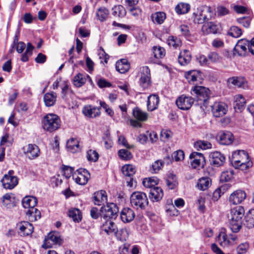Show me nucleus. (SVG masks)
Returning a JSON list of instances; mask_svg holds the SVG:
<instances>
[{
  "label": "nucleus",
  "mask_w": 254,
  "mask_h": 254,
  "mask_svg": "<svg viewBox=\"0 0 254 254\" xmlns=\"http://www.w3.org/2000/svg\"><path fill=\"white\" fill-rule=\"evenodd\" d=\"M99 158V154L95 151L91 149L87 152V159L91 162H96Z\"/></svg>",
  "instance_id": "56"
},
{
  "label": "nucleus",
  "mask_w": 254,
  "mask_h": 254,
  "mask_svg": "<svg viewBox=\"0 0 254 254\" xmlns=\"http://www.w3.org/2000/svg\"><path fill=\"white\" fill-rule=\"evenodd\" d=\"M213 13L212 8L206 5H201L197 9L195 14L194 22L198 24H201L208 21L211 17Z\"/></svg>",
  "instance_id": "4"
},
{
  "label": "nucleus",
  "mask_w": 254,
  "mask_h": 254,
  "mask_svg": "<svg viewBox=\"0 0 254 254\" xmlns=\"http://www.w3.org/2000/svg\"><path fill=\"white\" fill-rule=\"evenodd\" d=\"M164 195L162 189L159 187H154L150 189L149 197L153 202L160 201Z\"/></svg>",
  "instance_id": "22"
},
{
  "label": "nucleus",
  "mask_w": 254,
  "mask_h": 254,
  "mask_svg": "<svg viewBox=\"0 0 254 254\" xmlns=\"http://www.w3.org/2000/svg\"><path fill=\"white\" fill-rule=\"evenodd\" d=\"M93 201L95 205H101L106 203L107 196L105 190H101L94 193Z\"/></svg>",
  "instance_id": "23"
},
{
  "label": "nucleus",
  "mask_w": 254,
  "mask_h": 254,
  "mask_svg": "<svg viewBox=\"0 0 254 254\" xmlns=\"http://www.w3.org/2000/svg\"><path fill=\"white\" fill-rule=\"evenodd\" d=\"M245 41L248 40L242 39L238 42L236 47L234 48V54H235V52H237L239 56H242L245 55L248 49L247 44H246Z\"/></svg>",
  "instance_id": "29"
},
{
  "label": "nucleus",
  "mask_w": 254,
  "mask_h": 254,
  "mask_svg": "<svg viewBox=\"0 0 254 254\" xmlns=\"http://www.w3.org/2000/svg\"><path fill=\"white\" fill-rule=\"evenodd\" d=\"M202 29L206 34H216L218 31L217 25L212 22L205 23Z\"/></svg>",
  "instance_id": "36"
},
{
  "label": "nucleus",
  "mask_w": 254,
  "mask_h": 254,
  "mask_svg": "<svg viewBox=\"0 0 254 254\" xmlns=\"http://www.w3.org/2000/svg\"><path fill=\"white\" fill-rule=\"evenodd\" d=\"M190 158L191 160V165L192 168L195 169L200 166L203 167L205 160L202 153L193 152L190 154Z\"/></svg>",
  "instance_id": "12"
},
{
  "label": "nucleus",
  "mask_w": 254,
  "mask_h": 254,
  "mask_svg": "<svg viewBox=\"0 0 254 254\" xmlns=\"http://www.w3.org/2000/svg\"><path fill=\"white\" fill-rule=\"evenodd\" d=\"M166 18V14L163 12H156L151 15L153 22L159 24L163 23Z\"/></svg>",
  "instance_id": "44"
},
{
  "label": "nucleus",
  "mask_w": 254,
  "mask_h": 254,
  "mask_svg": "<svg viewBox=\"0 0 254 254\" xmlns=\"http://www.w3.org/2000/svg\"><path fill=\"white\" fill-rule=\"evenodd\" d=\"M191 59L190 53L187 50L180 52L178 57V62L181 65H186L190 63Z\"/></svg>",
  "instance_id": "25"
},
{
  "label": "nucleus",
  "mask_w": 254,
  "mask_h": 254,
  "mask_svg": "<svg viewBox=\"0 0 254 254\" xmlns=\"http://www.w3.org/2000/svg\"><path fill=\"white\" fill-rule=\"evenodd\" d=\"M167 187L171 190L175 189L178 185L176 176L172 173L170 174L166 180Z\"/></svg>",
  "instance_id": "40"
},
{
  "label": "nucleus",
  "mask_w": 254,
  "mask_h": 254,
  "mask_svg": "<svg viewBox=\"0 0 254 254\" xmlns=\"http://www.w3.org/2000/svg\"><path fill=\"white\" fill-rule=\"evenodd\" d=\"M159 103V97L157 95L152 94L148 97L147 109L148 111H153L156 110Z\"/></svg>",
  "instance_id": "24"
},
{
  "label": "nucleus",
  "mask_w": 254,
  "mask_h": 254,
  "mask_svg": "<svg viewBox=\"0 0 254 254\" xmlns=\"http://www.w3.org/2000/svg\"><path fill=\"white\" fill-rule=\"evenodd\" d=\"M172 132L169 130H162L160 133V138L163 141H165L171 137Z\"/></svg>",
  "instance_id": "63"
},
{
  "label": "nucleus",
  "mask_w": 254,
  "mask_h": 254,
  "mask_svg": "<svg viewBox=\"0 0 254 254\" xmlns=\"http://www.w3.org/2000/svg\"><path fill=\"white\" fill-rule=\"evenodd\" d=\"M167 43L169 46L173 47L175 49L180 47L181 45V40L173 36H170L168 37Z\"/></svg>",
  "instance_id": "48"
},
{
  "label": "nucleus",
  "mask_w": 254,
  "mask_h": 254,
  "mask_svg": "<svg viewBox=\"0 0 254 254\" xmlns=\"http://www.w3.org/2000/svg\"><path fill=\"white\" fill-rule=\"evenodd\" d=\"M68 215L75 222H79L81 220L82 215L79 209L77 208H72L69 210Z\"/></svg>",
  "instance_id": "37"
},
{
  "label": "nucleus",
  "mask_w": 254,
  "mask_h": 254,
  "mask_svg": "<svg viewBox=\"0 0 254 254\" xmlns=\"http://www.w3.org/2000/svg\"><path fill=\"white\" fill-rule=\"evenodd\" d=\"M14 173V171L9 170L1 179V182L4 189L11 190L17 185L18 179L16 176L13 175Z\"/></svg>",
  "instance_id": "7"
},
{
  "label": "nucleus",
  "mask_w": 254,
  "mask_h": 254,
  "mask_svg": "<svg viewBox=\"0 0 254 254\" xmlns=\"http://www.w3.org/2000/svg\"><path fill=\"white\" fill-rule=\"evenodd\" d=\"M243 221L229 219V227L232 232L238 233L242 228Z\"/></svg>",
  "instance_id": "35"
},
{
  "label": "nucleus",
  "mask_w": 254,
  "mask_h": 254,
  "mask_svg": "<svg viewBox=\"0 0 254 254\" xmlns=\"http://www.w3.org/2000/svg\"><path fill=\"white\" fill-rule=\"evenodd\" d=\"M100 107H96L90 105L85 106L82 109L83 114L89 118H95L100 114Z\"/></svg>",
  "instance_id": "20"
},
{
  "label": "nucleus",
  "mask_w": 254,
  "mask_h": 254,
  "mask_svg": "<svg viewBox=\"0 0 254 254\" xmlns=\"http://www.w3.org/2000/svg\"><path fill=\"white\" fill-rule=\"evenodd\" d=\"M163 162L161 160H157L152 165V172L154 173H157L161 169L163 166Z\"/></svg>",
  "instance_id": "61"
},
{
  "label": "nucleus",
  "mask_w": 254,
  "mask_h": 254,
  "mask_svg": "<svg viewBox=\"0 0 254 254\" xmlns=\"http://www.w3.org/2000/svg\"><path fill=\"white\" fill-rule=\"evenodd\" d=\"M209 158L210 163L216 167L222 166L225 161V157L218 151L211 153Z\"/></svg>",
  "instance_id": "14"
},
{
  "label": "nucleus",
  "mask_w": 254,
  "mask_h": 254,
  "mask_svg": "<svg viewBox=\"0 0 254 254\" xmlns=\"http://www.w3.org/2000/svg\"><path fill=\"white\" fill-rule=\"evenodd\" d=\"M109 14L108 10L105 7H100L98 9L96 15L101 21L106 20Z\"/></svg>",
  "instance_id": "51"
},
{
  "label": "nucleus",
  "mask_w": 254,
  "mask_h": 254,
  "mask_svg": "<svg viewBox=\"0 0 254 254\" xmlns=\"http://www.w3.org/2000/svg\"><path fill=\"white\" fill-rule=\"evenodd\" d=\"M211 144L206 141L199 140L195 142V146L196 148H199L201 149L205 150L211 148Z\"/></svg>",
  "instance_id": "57"
},
{
  "label": "nucleus",
  "mask_w": 254,
  "mask_h": 254,
  "mask_svg": "<svg viewBox=\"0 0 254 254\" xmlns=\"http://www.w3.org/2000/svg\"><path fill=\"white\" fill-rule=\"evenodd\" d=\"M246 197L245 191L238 190L234 191L229 197V201L233 204H238L243 201Z\"/></svg>",
  "instance_id": "15"
},
{
  "label": "nucleus",
  "mask_w": 254,
  "mask_h": 254,
  "mask_svg": "<svg viewBox=\"0 0 254 254\" xmlns=\"http://www.w3.org/2000/svg\"><path fill=\"white\" fill-rule=\"evenodd\" d=\"M172 157L176 161H182L185 158V154L183 150H179L173 153Z\"/></svg>",
  "instance_id": "59"
},
{
  "label": "nucleus",
  "mask_w": 254,
  "mask_h": 254,
  "mask_svg": "<svg viewBox=\"0 0 254 254\" xmlns=\"http://www.w3.org/2000/svg\"><path fill=\"white\" fill-rule=\"evenodd\" d=\"M40 149L37 145L34 144H29L25 151L26 155L31 160L37 158L40 155Z\"/></svg>",
  "instance_id": "21"
},
{
  "label": "nucleus",
  "mask_w": 254,
  "mask_h": 254,
  "mask_svg": "<svg viewBox=\"0 0 254 254\" xmlns=\"http://www.w3.org/2000/svg\"><path fill=\"white\" fill-rule=\"evenodd\" d=\"M135 217L134 211L129 207L124 208L120 213L121 219L124 223L132 221Z\"/></svg>",
  "instance_id": "18"
},
{
  "label": "nucleus",
  "mask_w": 254,
  "mask_h": 254,
  "mask_svg": "<svg viewBox=\"0 0 254 254\" xmlns=\"http://www.w3.org/2000/svg\"><path fill=\"white\" fill-rule=\"evenodd\" d=\"M150 69L147 66L142 67L139 79L140 85L144 89L148 88L151 85Z\"/></svg>",
  "instance_id": "10"
},
{
  "label": "nucleus",
  "mask_w": 254,
  "mask_h": 254,
  "mask_svg": "<svg viewBox=\"0 0 254 254\" xmlns=\"http://www.w3.org/2000/svg\"><path fill=\"white\" fill-rule=\"evenodd\" d=\"M112 14L117 17H124L126 14V11L124 7L121 5L115 6L112 8Z\"/></svg>",
  "instance_id": "42"
},
{
  "label": "nucleus",
  "mask_w": 254,
  "mask_h": 254,
  "mask_svg": "<svg viewBox=\"0 0 254 254\" xmlns=\"http://www.w3.org/2000/svg\"><path fill=\"white\" fill-rule=\"evenodd\" d=\"M100 106L105 110L106 113L108 115H109L111 117H112L114 115V111L112 110L111 108L109 107L108 105H107L105 102L100 101Z\"/></svg>",
  "instance_id": "64"
},
{
  "label": "nucleus",
  "mask_w": 254,
  "mask_h": 254,
  "mask_svg": "<svg viewBox=\"0 0 254 254\" xmlns=\"http://www.w3.org/2000/svg\"><path fill=\"white\" fill-rule=\"evenodd\" d=\"M26 214L29 220L32 222L38 220L41 217V212L35 207L28 209Z\"/></svg>",
  "instance_id": "33"
},
{
  "label": "nucleus",
  "mask_w": 254,
  "mask_h": 254,
  "mask_svg": "<svg viewBox=\"0 0 254 254\" xmlns=\"http://www.w3.org/2000/svg\"><path fill=\"white\" fill-rule=\"evenodd\" d=\"M244 214V207L241 206H237L231 209L230 213L228 215V219L242 221Z\"/></svg>",
  "instance_id": "17"
},
{
  "label": "nucleus",
  "mask_w": 254,
  "mask_h": 254,
  "mask_svg": "<svg viewBox=\"0 0 254 254\" xmlns=\"http://www.w3.org/2000/svg\"><path fill=\"white\" fill-rule=\"evenodd\" d=\"M228 34L233 37L238 38L242 34V31L240 28L233 26L230 28Z\"/></svg>",
  "instance_id": "52"
},
{
  "label": "nucleus",
  "mask_w": 254,
  "mask_h": 254,
  "mask_svg": "<svg viewBox=\"0 0 254 254\" xmlns=\"http://www.w3.org/2000/svg\"><path fill=\"white\" fill-rule=\"evenodd\" d=\"M18 227V234L21 236H26L31 235L34 230L33 225L28 221H23L19 223Z\"/></svg>",
  "instance_id": "13"
},
{
  "label": "nucleus",
  "mask_w": 254,
  "mask_h": 254,
  "mask_svg": "<svg viewBox=\"0 0 254 254\" xmlns=\"http://www.w3.org/2000/svg\"><path fill=\"white\" fill-rule=\"evenodd\" d=\"M230 13L229 9L223 5H218L217 7V13L219 16L226 15Z\"/></svg>",
  "instance_id": "60"
},
{
  "label": "nucleus",
  "mask_w": 254,
  "mask_h": 254,
  "mask_svg": "<svg viewBox=\"0 0 254 254\" xmlns=\"http://www.w3.org/2000/svg\"><path fill=\"white\" fill-rule=\"evenodd\" d=\"M211 185V180L207 177H203L200 178L197 182V188L202 190H207Z\"/></svg>",
  "instance_id": "32"
},
{
  "label": "nucleus",
  "mask_w": 254,
  "mask_h": 254,
  "mask_svg": "<svg viewBox=\"0 0 254 254\" xmlns=\"http://www.w3.org/2000/svg\"><path fill=\"white\" fill-rule=\"evenodd\" d=\"M231 161L235 168H239L242 170H246L252 166V163L249 161L248 153L244 150L233 152Z\"/></svg>",
  "instance_id": "1"
},
{
  "label": "nucleus",
  "mask_w": 254,
  "mask_h": 254,
  "mask_svg": "<svg viewBox=\"0 0 254 254\" xmlns=\"http://www.w3.org/2000/svg\"><path fill=\"white\" fill-rule=\"evenodd\" d=\"M154 57L156 59L163 58L165 56V50L160 46H154L153 47Z\"/></svg>",
  "instance_id": "47"
},
{
  "label": "nucleus",
  "mask_w": 254,
  "mask_h": 254,
  "mask_svg": "<svg viewBox=\"0 0 254 254\" xmlns=\"http://www.w3.org/2000/svg\"><path fill=\"white\" fill-rule=\"evenodd\" d=\"M62 171L63 173V175L67 179L69 178L71 176V175L73 176V169L72 167L67 166L63 165Z\"/></svg>",
  "instance_id": "58"
},
{
  "label": "nucleus",
  "mask_w": 254,
  "mask_h": 254,
  "mask_svg": "<svg viewBox=\"0 0 254 254\" xmlns=\"http://www.w3.org/2000/svg\"><path fill=\"white\" fill-rule=\"evenodd\" d=\"M219 143L222 145H229L234 141V137L233 134L228 131L220 132L218 136Z\"/></svg>",
  "instance_id": "16"
},
{
  "label": "nucleus",
  "mask_w": 254,
  "mask_h": 254,
  "mask_svg": "<svg viewBox=\"0 0 254 254\" xmlns=\"http://www.w3.org/2000/svg\"><path fill=\"white\" fill-rule=\"evenodd\" d=\"M246 104L245 98L241 95H238L235 97L234 107L235 109L242 110L243 109Z\"/></svg>",
  "instance_id": "39"
},
{
  "label": "nucleus",
  "mask_w": 254,
  "mask_h": 254,
  "mask_svg": "<svg viewBox=\"0 0 254 254\" xmlns=\"http://www.w3.org/2000/svg\"><path fill=\"white\" fill-rule=\"evenodd\" d=\"M130 67L128 62L124 59L118 61L116 64V69L121 73H124L127 71Z\"/></svg>",
  "instance_id": "31"
},
{
  "label": "nucleus",
  "mask_w": 254,
  "mask_h": 254,
  "mask_svg": "<svg viewBox=\"0 0 254 254\" xmlns=\"http://www.w3.org/2000/svg\"><path fill=\"white\" fill-rule=\"evenodd\" d=\"M191 91L196 95L198 100L203 102V106H201L200 108L204 111L207 106V101L209 97L210 90L204 86H195Z\"/></svg>",
  "instance_id": "5"
},
{
  "label": "nucleus",
  "mask_w": 254,
  "mask_h": 254,
  "mask_svg": "<svg viewBox=\"0 0 254 254\" xmlns=\"http://www.w3.org/2000/svg\"><path fill=\"white\" fill-rule=\"evenodd\" d=\"M176 12L178 14H185L190 9V5L188 3H180L176 6Z\"/></svg>",
  "instance_id": "49"
},
{
  "label": "nucleus",
  "mask_w": 254,
  "mask_h": 254,
  "mask_svg": "<svg viewBox=\"0 0 254 254\" xmlns=\"http://www.w3.org/2000/svg\"><path fill=\"white\" fill-rule=\"evenodd\" d=\"M123 174L127 177H132L136 172L135 168L132 165H126L122 167Z\"/></svg>",
  "instance_id": "43"
},
{
  "label": "nucleus",
  "mask_w": 254,
  "mask_h": 254,
  "mask_svg": "<svg viewBox=\"0 0 254 254\" xmlns=\"http://www.w3.org/2000/svg\"><path fill=\"white\" fill-rule=\"evenodd\" d=\"M244 225L248 229L254 228V209L250 210L247 213Z\"/></svg>",
  "instance_id": "28"
},
{
  "label": "nucleus",
  "mask_w": 254,
  "mask_h": 254,
  "mask_svg": "<svg viewBox=\"0 0 254 254\" xmlns=\"http://www.w3.org/2000/svg\"><path fill=\"white\" fill-rule=\"evenodd\" d=\"M211 107L213 115L217 118L224 116L227 111V106L223 102H215Z\"/></svg>",
  "instance_id": "11"
},
{
  "label": "nucleus",
  "mask_w": 254,
  "mask_h": 254,
  "mask_svg": "<svg viewBox=\"0 0 254 254\" xmlns=\"http://www.w3.org/2000/svg\"><path fill=\"white\" fill-rule=\"evenodd\" d=\"M218 241L222 246H226L231 243L230 240L228 239L227 235L223 232L219 234L218 237Z\"/></svg>",
  "instance_id": "53"
},
{
  "label": "nucleus",
  "mask_w": 254,
  "mask_h": 254,
  "mask_svg": "<svg viewBox=\"0 0 254 254\" xmlns=\"http://www.w3.org/2000/svg\"><path fill=\"white\" fill-rule=\"evenodd\" d=\"M57 100V94L54 92L47 93L44 96V102L47 107H51L55 105Z\"/></svg>",
  "instance_id": "30"
},
{
  "label": "nucleus",
  "mask_w": 254,
  "mask_h": 254,
  "mask_svg": "<svg viewBox=\"0 0 254 254\" xmlns=\"http://www.w3.org/2000/svg\"><path fill=\"white\" fill-rule=\"evenodd\" d=\"M67 148L72 153L79 150V142L76 139L70 138L66 142Z\"/></svg>",
  "instance_id": "41"
},
{
  "label": "nucleus",
  "mask_w": 254,
  "mask_h": 254,
  "mask_svg": "<svg viewBox=\"0 0 254 254\" xmlns=\"http://www.w3.org/2000/svg\"><path fill=\"white\" fill-rule=\"evenodd\" d=\"M118 155L121 159L124 160H130L132 157L130 152L126 149L119 150L118 151Z\"/></svg>",
  "instance_id": "54"
},
{
  "label": "nucleus",
  "mask_w": 254,
  "mask_h": 254,
  "mask_svg": "<svg viewBox=\"0 0 254 254\" xmlns=\"http://www.w3.org/2000/svg\"><path fill=\"white\" fill-rule=\"evenodd\" d=\"M18 200H16L12 193H6L2 196V204L7 209L15 207Z\"/></svg>",
  "instance_id": "19"
},
{
  "label": "nucleus",
  "mask_w": 254,
  "mask_h": 254,
  "mask_svg": "<svg viewBox=\"0 0 254 254\" xmlns=\"http://www.w3.org/2000/svg\"><path fill=\"white\" fill-rule=\"evenodd\" d=\"M131 206L136 209H144L148 204V200L146 194L143 192L135 191L133 192L130 197Z\"/></svg>",
  "instance_id": "3"
},
{
  "label": "nucleus",
  "mask_w": 254,
  "mask_h": 254,
  "mask_svg": "<svg viewBox=\"0 0 254 254\" xmlns=\"http://www.w3.org/2000/svg\"><path fill=\"white\" fill-rule=\"evenodd\" d=\"M86 82L85 76L81 73H78L73 78L74 85L78 87L82 86Z\"/></svg>",
  "instance_id": "50"
},
{
  "label": "nucleus",
  "mask_w": 254,
  "mask_h": 254,
  "mask_svg": "<svg viewBox=\"0 0 254 254\" xmlns=\"http://www.w3.org/2000/svg\"><path fill=\"white\" fill-rule=\"evenodd\" d=\"M158 180L156 178H148L143 179L142 184L146 188L152 189L156 187L155 185L158 184Z\"/></svg>",
  "instance_id": "46"
},
{
  "label": "nucleus",
  "mask_w": 254,
  "mask_h": 254,
  "mask_svg": "<svg viewBox=\"0 0 254 254\" xmlns=\"http://www.w3.org/2000/svg\"><path fill=\"white\" fill-rule=\"evenodd\" d=\"M133 115L135 118L139 121H146L148 118L147 113L142 111L138 108H136L133 109Z\"/></svg>",
  "instance_id": "38"
},
{
  "label": "nucleus",
  "mask_w": 254,
  "mask_h": 254,
  "mask_svg": "<svg viewBox=\"0 0 254 254\" xmlns=\"http://www.w3.org/2000/svg\"><path fill=\"white\" fill-rule=\"evenodd\" d=\"M233 175V171L223 172L221 175V179L223 181L228 182L231 179Z\"/></svg>",
  "instance_id": "62"
},
{
  "label": "nucleus",
  "mask_w": 254,
  "mask_h": 254,
  "mask_svg": "<svg viewBox=\"0 0 254 254\" xmlns=\"http://www.w3.org/2000/svg\"><path fill=\"white\" fill-rule=\"evenodd\" d=\"M34 47L30 43H28L26 51L22 55L21 60L23 62H27L29 60V57L32 55V51Z\"/></svg>",
  "instance_id": "45"
},
{
  "label": "nucleus",
  "mask_w": 254,
  "mask_h": 254,
  "mask_svg": "<svg viewBox=\"0 0 254 254\" xmlns=\"http://www.w3.org/2000/svg\"><path fill=\"white\" fill-rule=\"evenodd\" d=\"M236 21L238 23L242 25L244 27L248 28L250 26L252 18L249 16H244L237 18Z\"/></svg>",
  "instance_id": "55"
},
{
  "label": "nucleus",
  "mask_w": 254,
  "mask_h": 254,
  "mask_svg": "<svg viewBox=\"0 0 254 254\" xmlns=\"http://www.w3.org/2000/svg\"><path fill=\"white\" fill-rule=\"evenodd\" d=\"M42 127L45 130L52 132L59 129L61 125L60 117L54 114H48L42 121Z\"/></svg>",
  "instance_id": "2"
},
{
  "label": "nucleus",
  "mask_w": 254,
  "mask_h": 254,
  "mask_svg": "<svg viewBox=\"0 0 254 254\" xmlns=\"http://www.w3.org/2000/svg\"><path fill=\"white\" fill-rule=\"evenodd\" d=\"M77 175H73V179L77 184L85 185L87 184L90 175L89 172L85 169L80 168L77 170Z\"/></svg>",
  "instance_id": "8"
},
{
  "label": "nucleus",
  "mask_w": 254,
  "mask_h": 254,
  "mask_svg": "<svg viewBox=\"0 0 254 254\" xmlns=\"http://www.w3.org/2000/svg\"><path fill=\"white\" fill-rule=\"evenodd\" d=\"M186 78L189 82L198 81L200 82L202 79L201 73L197 70H191L188 72Z\"/></svg>",
  "instance_id": "34"
},
{
  "label": "nucleus",
  "mask_w": 254,
  "mask_h": 254,
  "mask_svg": "<svg viewBox=\"0 0 254 254\" xmlns=\"http://www.w3.org/2000/svg\"><path fill=\"white\" fill-rule=\"evenodd\" d=\"M100 212L104 219H115L119 212V208L116 204L110 203L101 207Z\"/></svg>",
  "instance_id": "6"
},
{
  "label": "nucleus",
  "mask_w": 254,
  "mask_h": 254,
  "mask_svg": "<svg viewBox=\"0 0 254 254\" xmlns=\"http://www.w3.org/2000/svg\"><path fill=\"white\" fill-rule=\"evenodd\" d=\"M22 204L24 208L30 209L31 208H35V206H36L37 199L33 196H26L22 199Z\"/></svg>",
  "instance_id": "26"
},
{
  "label": "nucleus",
  "mask_w": 254,
  "mask_h": 254,
  "mask_svg": "<svg viewBox=\"0 0 254 254\" xmlns=\"http://www.w3.org/2000/svg\"><path fill=\"white\" fill-rule=\"evenodd\" d=\"M102 230L108 235L114 233L116 234L118 232L116 224L111 220L107 221L102 226Z\"/></svg>",
  "instance_id": "27"
},
{
  "label": "nucleus",
  "mask_w": 254,
  "mask_h": 254,
  "mask_svg": "<svg viewBox=\"0 0 254 254\" xmlns=\"http://www.w3.org/2000/svg\"><path fill=\"white\" fill-rule=\"evenodd\" d=\"M193 102V98L183 95L176 100V104L179 109L187 110L190 108Z\"/></svg>",
  "instance_id": "9"
}]
</instances>
